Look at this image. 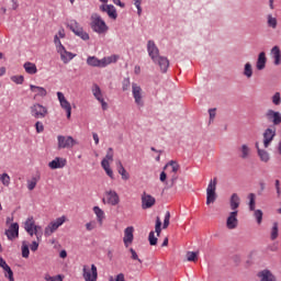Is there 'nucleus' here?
I'll return each mask as SVG.
<instances>
[{
	"label": "nucleus",
	"mask_w": 281,
	"mask_h": 281,
	"mask_svg": "<svg viewBox=\"0 0 281 281\" xmlns=\"http://www.w3.org/2000/svg\"><path fill=\"white\" fill-rule=\"evenodd\" d=\"M24 229L29 236H36L37 240L43 238V227L36 225L34 217H29L24 223Z\"/></svg>",
	"instance_id": "2"
},
{
	"label": "nucleus",
	"mask_w": 281,
	"mask_h": 281,
	"mask_svg": "<svg viewBox=\"0 0 281 281\" xmlns=\"http://www.w3.org/2000/svg\"><path fill=\"white\" fill-rule=\"evenodd\" d=\"M169 177H171V179L169 180V182H167V187L175 188V183H177V179H179V176L177 173H169Z\"/></svg>",
	"instance_id": "46"
},
{
	"label": "nucleus",
	"mask_w": 281,
	"mask_h": 281,
	"mask_svg": "<svg viewBox=\"0 0 281 281\" xmlns=\"http://www.w3.org/2000/svg\"><path fill=\"white\" fill-rule=\"evenodd\" d=\"M166 168H171L169 175H177L179 172L180 166L177 164V161L171 160L165 166V169Z\"/></svg>",
	"instance_id": "34"
},
{
	"label": "nucleus",
	"mask_w": 281,
	"mask_h": 281,
	"mask_svg": "<svg viewBox=\"0 0 281 281\" xmlns=\"http://www.w3.org/2000/svg\"><path fill=\"white\" fill-rule=\"evenodd\" d=\"M92 210L97 216V221H98L99 225H102L104 223V218H105L104 211L102 209H100V206H94Z\"/></svg>",
	"instance_id": "32"
},
{
	"label": "nucleus",
	"mask_w": 281,
	"mask_h": 281,
	"mask_svg": "<svg viewBox=\"0 0 281 281\" xmlns=\"http://www.w3.org/2000/svg\"><path fill=\"white\" fill-rule=\"evenodd\" d=\"M12 82H14L15 85H23L25 78L22 75L19 76H12L11 77Z\"/></svg>",
	"instance_id": "51"
},
{
	"label": "nucleus",
	"mask_w": 281,
	"mask_h": 281,
	"mask_svg": "<svg viewBox=\"0 0 281 281\" xmlns=\"http://www.w3.org/2000/svg\"><path fill=\"white\" fill-rule=\"evenodd\" d=\"M135 232V228L133 226H128L124 229V237H123V243L126 248L131 247L133 245V240L135 236L133 235Z\"/></svg>",
	"instance_id": "16"
},
{
	"label": "nucleus",
	"mask_w": 281,
	"mask_h": 281,
	"mask_svg": "<svg viewBox=\"0 0 281 281\" xmlns=\"http://www.w3.org/2000/svg\"><path fill=\"white\" fill-rule=\"evenodd\" d=\"M147 52L153 63L160 67L162 74H166L168 71V67H170V61L168 58L159 56V48L157 47V44H155V41L147 42Z\"/></svg>",
	"instance_id": "1"
},
{
	"label": "nucleus",
	"mask_w": 281,
	"mask_h": 281,
	"mask_svg": "<svg viewBox=\"0 0 281 281\" xmlns=\"http://www.w3.org/2000/svg\"><path fill=\"white\" fill-rule=\"evenodd\" d=\"M109 281H126L124 273H119L115 277H109Z\"/></svg>",
	"instance_id": "54"
},
{
	"label": "nucleus",
	"mask_w": 281,
	"mask_h": 281,
	"mask_svg": "<svg viewBox=\"0 0 281 281\" xmlns=\"http://www.w3.org/2000/svg\"><path fill=\"white\" fill-rule=\"evenodd\" d=\"M262 216H263L262 210H255L254 211V217L256 218L258 225L262 224Z\"/></svg>",
	"instance_id": "45"
},
{
	"label": "nucleus",
	"mask_w": 281,
	"mask_h": 281,
	"mask_svg": "<svg viewBox=\"0 0 281 281\" xmlns=\"http://www.w3.org/2000/svg\"><path fill=\"white\" fill-rule=\"evenodd\" d=\"M130 87H131V79H124L123 80V91H128Z\"/></svg>",
	"instance_id": "63"
},
{
	"label": "nucleus",
	"mask_w": 281,
	"mask_h": 281,
	"mask_svg": "<svg viewBox=\"0 0 281 281\" xmlns=\"http://www.w3.org/2000/svg\"><path fill=\"white\" fill-rule=\"evenodd\" d=\"M117 172L119 175H121L123 181H128V179H131V175L128 173V171H126L124 165H122V161H119L117 164Z\"/></svg>",
	"instance_id": "33"
},
{
	"label": "nucleus",
	"mask_w": 281,
	"mask_h": 281,
	"mask_svg": "<svg viewBox=\"0 0 281 281\" xmlns=\"http://www.w3.org/2000/svg\"><path fill=\"white\" fill-rule=\"evenodd\" d=\"M244 76L246 78H251L254 76V68L251 67L250 63H246L244 66Z\"/></svg>",
	"instance_id": "40"
},
{
	"label": "nucleus",
	"mask_w": 281,
	"mask_h": 281,
	"mask_svg": "<svg viewBox=\"0 0 281 281\" xmlns=\"http://www.w3.org/2000/svg\"><path fill=\"white\" fill-rule=\"evenodd\" d=\"M65 221H67V217L61 216L50 222L44 229V236H52V234H54V232H56L58 227H60L65 223Z\"/></svg>",
	"instance_id": "7"
},
{
	"label": "nucleus",
	"mask_w": 281,
	"mask_h": 281,
	"mask_svg": "<svg viewBox=\"0 0 281 281\" xmlns=\"http://www.w3.org/2000/svg\"><path fill=\"white\" fill-rule=\"evenodd\" d=\"M255 148L257 149V155H258L260 161H262V164H269V161H271V156L269 155V151H267L265 149H260L259 143L255 144Z\"/></svg>",
	"instance_id": "21"
},
{
	"label": "nucleus",
	"mask_w": 281,
	"mask_h": 281,
	"mask_svg": "<svg viewBox=\"0 0 281 281\" xmlns=\"http://www.w3.org/2000/svg\"><path fill=\"white\" fill-rule=\"evenodd\" d=\"M22 258H30V246L27 241H22Z\"/></svg>",
	"instance_id": "42"
},
{
	"label": "nucleus",
	"mask_w": 281,
	"mask_h": 281,
	"mask_svg": "<svg viewBox=\"0 0 281 281\" xmlns=\"http://www.w3.org/2000/svg\"><path fill=\"white\" fill-rule=\"evenodd\" d=\"M149 245L155 246L157 245V237L155 236V232H150L148 236Z\"/></svg>",
	"instance_id": "55"
},
{
	"label": "nucleus",
	"mask_w": 281,
	"mask_h": 281,
	"mask_svg": "<svg viewBox=\"0 0 281 281\" xmlns=\"http://www.w3.org/2000/svg\"><path fill=\"white\" fill-rule=\"evenodd\" d=\"M67 27H69V30L75 34L78 35L79 32H81L83 29L82 26H80V24L78 23V21L76 20H71Z\"/></svg>",
	"instance_id": "31"
},
{
	"label": "nucleus",
	"mask_w": 281,
	"mask_h": 281,
	"mask_svg": "<svg viewBox=\"0 0 281 281\" xmlns=\"http://www.w3.org/2000/svg\"><path fill=\"white\" fill-rule=\"evenodd\" d=\"M5 236L8 240H15V238H19V223L11 224L9 229L5 231Z\"/></svg>",
	"instance_id": "20"
},
{
	"label": "nucleus",
	"mask_w": 281,
	"mask_h": 281,
	"mask_svg": "<svg viewBox=\"0 0 281 281\" xmlns=\"http://www.w3.org/2000/svg\"><path fill=\"white\" fill-rule=\"evenodd\" d=\"M30 90L32 93H34L33 100H38V98L47 97V89L43 87L30 85Z\"/></svg>",
	"instance_id": "19"
},
{
	"label": "nucleus",
	"mask_w": 281,
	"mask_h": 281,
	"mask_svg": "<svg viewBox=\"0 0 281 281\" xmlns=\"http://www.w3.org/2000/svg\"><path fill=\"white\" fill-rule=\"evenodd\" d=\"M238 153H239L240 159H249V157H251V147H249V145L247 144H243L238 148Z\"/></svg>",
	"instance_id": "26"
},
{
	"label": "nucleus",
	"mask_w": 281,
	"mask_h": 281,
	"mask_svg": "<svg viewBox=\"0 0 281 281\" xmlns=\"http://www.w3.org/2000/svg\"><path fill=\"white\" fill-rule=\"evenodd\" d=\"M100 11L106 12L110 19H117V11L115 10V7H113V4H102L100 7Z\"/></svg>",
	"instance_id": "23"
},
{
	"label": "nucleus",
	"mask_w": 281,
	"mask_h": 281,
	"mask_svg": "<svg viewBox=\"0 0 281 281\" xmlns=\"http://www.w3.org/2000/svg\"><path fill=\"white\" fill-rule=\"evenodd\" d=\"M35 130H36V133H43V131H45V125H43V122L37 121L35 123Z\"/></svg>",
	"instance_id": "60"
},
{
	"label": "nucleus",
	"mask_w": 281,
	"mask_h": 281,
	"mask_svg": "<svg viewBox=\"0 0 281 281\" xmlns=\"http://www.w3.org/2000/svg\"><path fill=\"white\" fill-rule=\"evenodd\" d=\"M155 203H157V200L155 199V196L144 192L142 194V209L143 210H150V207H153L155 205Z\"/></svg>",
	"instance_id": "14"
},
{
	"label": "nucleus",
	"mask_w": 281,
	"mask_h": 281,
	"mask_svg": "<svg viewBox=\"0 0 281 281\" xmlns=\"http://www.w3.org/2000/svg\"><path fill=\"white\" fill-rule=\"evenodd\" d=\"M238 207H240V196H238L237 193H234L231 196V210H234V212H238Z\"/></svg>",
	"instance_id": "29"
},
{
	"label": "nucleus",
	"mask_w": 281,
	"mask_h": 281,
	"mask_svg": "<svg viewBox=\"0 0 281 281\" xmlns=\"http://www.w3.org/2000/svg\"><path fill=\"white\" fill-rule=\"evenodd\" d=\"M270 56L273 58V64L278 67L281 65V50L280 46H273L270 50Z\"/></svg>",
	"instance_id": "24"
},
{
	"label": "nucleus",
	"mask_w": 281,
	"mask_h": 281,
	"mask_svg": "<svg viewBox=\"0 0 281 281\" xmlns=\"http://www.w3.org/2000/svg\"><path fill=\"white\" fill-rule=\"evenodd\" d=\"M276 137V127H268L263 132V148H268L271 146V142H273V138Z\"/></svg>",
	"instance_id": "15"
},
{
	"label": "nucleus",
	"mask_w": 281,
	"mask_h": 281,
	"mask_svg": "<svg viewBox=\"0 0 281 281\" xmlns=\"http://www.w3.org/2000/svg\"><path fill=\"white\" fill-rule=\"evenodd\" d=\"M104 194L105 195L102 201L105 205H119L120 204V195L117 194V192H115L113 190H109V191H105Z\"/></svg>",
	"instance_id": "10"
},
{
	"label": "nucleus",
	"mask_w": 281,
	"mask_h": 281,
	"mask_svg": "<svg viewBox=\"0 0 281 281\" xmlns=\"http://www.w3.org/2000/svg\"><path fill=\"white\" fill-rule=\"evenodd\" d=\"M92 93H93L95 100H98V102H99L100 100L104 99V98L102 97V90L100 89V86H98V85H93V87H92Z\"/></svg>",
	"instance_id": "39"
},
{
	"label": "nucleus",
	"mask_w": 281,
	"mask_h": 281,
	"mask_svg": "<svg viewBox=\"0 0 281 281\" xmlns=\"http://www.w3.org/2000/svg\"><path fill=\"white\" fill-rule=\"evenodd\" d=\"M216 183L217 180L214 178L210 181L206 188V205H210L216 201Z\"/></svg>",
	"instance_id": "9"
},
{
	"label": "nucleus",
	"mask_w": 281,
	"mask_h": 281,
	"mask_svg": "<svg viewBox=\"0 0 281 281\" xmlns=\"http://www.w3.org/2000/svg\"><path fill=\"white\" fill-rule=\"evenodd\" d=\"M274 187H276L278 196H280V194H281L280 180H276Z\"/></svg>",
	"instance_id": "64"
},
{
	"label": "nucleus",
	"mask_w": 281,
	"mask_h": 281,
	"mask_svg": "<svg viewBox=\"0 0 281 281\" xmlns=\"http://www.w3.org/2000/svg\"><path fill=\"white\" fill-rule=\"evenodd\" d=\"M87 65H89L90 67H101V61L95 56H89L87 58Z\"/></svg>",
	"instance_id": "37"
},
{
	"label": "nucleus",
	"mask_w": 281,
	"mask_h": 281,
	"mask_svg": "<svg viewBox=\"0 0 281 281\" xmlns=\"http://www.w3.org/2000/svg\"><path fill=\"white\" fill-rule=\"evenodd\" d=\"M90 25L93 32H95L97 34H104L109 31V26H106V22H104V20H102V16H100V14L98 13L91 14Z\"/></svg>",
	"instance_id": "3"
},
{
	"label": "nucleus",
	"mask_w": 281,
	"mask_h": 281,
	"mask_svg": "<svg viewBox=\"0 0 281 281\" xmlns=\"http://www.w3.org/2000/svg\"><path fill=\"white\" fill-rule=\"evenodd\" d=\"M57 99L61 109L66 111L67 120H71V103L67 101V98H65V94L63 92H57Z\"/></svg>",
	"instance_id": "11"
},
{
	"label": "nucleus",
	"mask_w": 281,
	"mask_h": 281,
	"mask_svg": "<svg viewBox=\"0 0 281 281\" xmlns=\"http://www.w3.org/2000/svg\"><path fill=\"white\" fill-rule=\"evenodd\" d=\"M248 199H249V210L254 212L256 210V195L254 193H250Z\"/></svg>",
	"instance_id": "47"
},
{
	"label": "nucleus",
	"mask_w": 281,
	"mask_h": 281,
	"mask_svg": "<svg viewBox=\"0 0 281 281\" xmlns=\"http://www.w3.org/2000/svg\"><path fill=\"white\" fill-rule=\"evenodd\" d=\"M170 225V212H166L165 220L162 224V229H168V226Z\"/></svg>",
	"instance_id": "53"
},
{
	"label": "nucleus",
	"mask_w": 281,
	"mask_h": 281,
	"mask_svg": "<svg viewBox=\"0 0 281 281\" xmlns=\"http://www.w3.org/2000/svg\"><path fill=\"white\" fill-rule=\"evenodd\" d=\"M105 160L108 161V164H109V161H113V148L110 147L108 149V153H106L103 161H105Z\"/></svg>",
	"instance_id": "59"
},
{
	"label": "nucleus",
	"mask_w": 281,
	"mask_h": 281,
	"mask_svg": "<svg viewBox=\"0 0 281 281\" xmlns=\"http://www.w3.org/2000/svg\"><path fill=\"white\" fill-rule=\"evenodd\" d=\"M268 19V26L272 27V30H276L278 27V19H276L273 15L269 14L267 16Z\"/></svg>",
	"instance_id": "43"
},
{
	"label": "nucleus",
	"mask_w": 281,
	"mask_h": 281,
	"mask_svg": "<svg viewBox=\"0 0 281 281\" xmlns=\"http://www.w3.org/2000/svg\"><path fill=\"white\" fill-rule=\"evenodd\" d=\"M95 227H98V222H95L94 220L90 221L86 224L87 232H93V229H95Z\"/></svg>",
	"instance_id": "52"
},
{
	"label": "nucleus",
	"mask_w": 281,
	"mask_h": 281,
	"mask_svg": "<svg viewBox=\"0 0 281 281\" xmlns=\"http://www.w3.org/2000/svg\"><path fill=\"white\" fill-rule=\"evenodd\" d=\"M187 260L189 262H196V260H199V252L188 251L187 252Z\"/></svg>",
	"instance_id": "44"
},
{
	"label": "nucleus",
	"mask_w": 281,
	"mask_h": 281,
	"mask_svg": "<svg viewBox=\"0 0 281 281\" xmlns=\"http://www.w3.org/2000/svg\"><path fill=\"white\" fill-rule=\"evenodd\" d=\"M279 235H280V229H279V227H278V222H274V223L272 224L271 229H270V238H271V240L278 239V236H279Z\"/></svg>",
	"instance_id": "35"
},
{
	"label": "nucleus",
	"mask_w": 281,
	"mask_h": 281,
	"mask_svg": "<svg viewBox=\"0 0 281 281\" xmlns=\"http://www.w3.org/2000/svg\"><path fill=\"white\" fill-rule=\"evenodd\" d=\"M132 95L137 106H144V90L137 83H132Z\"/></svg>",
	"instance_id": "8"
},
{
	"label": "nucleus",
	"mask_w": 281,
	"mask_h": 281,
	"mask_svg": "<svg viewBox=\"0 0 281 281\" xmlns=\"http://www.w3.org/2000/svg\"><path fill=\"white\" fill-rule=\"evenodd\" d=\"M54 43H55V46H56V50L58 52V49H60L61 47H65L63 45V43L60 42V37L58 35H55L54 37Z\"/></svg>",
	"instance_id": "57"
},
{
	"label": "nucleus",
	"mask_w": 281,
	"mask_h": 281,
	"mask_svg": "<svg viewBox=\"0 0 281 281\" xmlns=\"http://www.w3.org/2000/svg\"><path fill=\"white\" fill-rule=\"evenodd\" d=\"M256 67H257L258 71H262V69H265V67H267V55L265 54V52H261L258 55Z\"/></svg>",
	"instance_id": "27"
},
{
	"label": "nucleus",
	"mask_w": 281,
	"mask_h": 281,
	"mask_svg": "<svg viewBox=\"0 0 281 281\" xmlns=\"http://www.w3.org/2000/svg\"><path fill=\"white\" fill-rule=\"evenodd\" d=\"M30 111L32 117H34L35 120H44V117H47V114L49 113L47 106H44L41 103H35L31 105Z\"/></svg>",
	"instance_id": "5"
},
{
	"label": "nucleus",
	"mask_w": 281,
	"mask_h": 281,
	"mask_svg": "<svg viewBox=\"0 0 281 281\" xmlns=\"http://www.w3.org/2000/svg\"><path fill=\"white\" fill-rule=\"evenodd\" d=\"M77 36L81 38L82 41H89V33L85 32V29L81 30V32L77 33Z\"/></svg>",
	"instance_id": "58"
},
{
	"label": "nucleus",
	"mask_w": 281,
	"mask_h": 281,
	"mask_svg": "<svg viewBox=\"0 0 281 281\" xmlns=\"http://www.w3.org/2000/svg\"><path fill=\"white\" fill-rule=\"evenodd\" d=\"M119 59H120V56L117 55L103 57L102 59H100L101 68L109 67V65H112V63H117Z\"/></svg>",
	"instance_id": "28"
},
{
	"label": "nucleus",
	"mask_w": 281,
	"mask_h": 281,
	"mask_svg": "<svg viewBox=\"0 0 281 281\" xmlns=\"http://www.w3.org/2000/svg\"><path fill=\"white\" fill-rule=\"evenodd\" d=\"M24 70L26 71V74H30V76H34V74L38 72V68H36V64L31 63V61H26L24 65Z\"/></svg>",
	"instance_id": "30"
},
{
	"label": "nucleus",
	"mask_w": 281,
	"mask_h": 281,
	"mask_svg": "<svg viewBox=\"0 0 281 281\" xmlns=\"http://www.w3.org/2000/svg\"><path fill=\"white\" fill-rule=\"evenodd\" d=\"M0 181H1L2 186H4V188L10 187V181H11L10 175H8L5 172L1 173Z\"/></svg>",
	"instance_id": "41"
},
{
	"label": "nucleus",
	"mask_w": 281,
	"mask_h": 281,
	"mask_svg": "<svg viewBox=\"0 0 281 281\" xmlns=\"http://www.w3.org/2000/svg\"><path fill=\"white\" fill-rule=\"evenodd\" d=\"M271 100H272V104H274V106H280V104H281V94H280V92H276L272 95Z\"/></svg>",
	"instance_id": "48"
},
{
	"label": "nucleus",
	"mask_w": 281,
	"mask_h": 281,
	"mask_svg": "<svg viewBox=\"0 0 281 281\" xmlns=\"http://www.w3.org/2000/svg\"><path fill=\"white\" fill-rule=\"evenodd\" d=\"M101 166L103 170L106 172L108 177H110V179H113V170L111 169V165L109 164V161L102 160Z\"/></svg>",
	"instance_id": "38"
},
{
	"label": "nucleus",
	"mask_w": 281,
	"mask_h": 281,
	"mask_svg": "<svg viewBox=\"0 0 281 281\" xmlns=\"http://www.w3.org/2000/svg\"><path fill=\"white\" fill-rule=\"evenodd\" d=\"M38 181H41V176L32 177V179L27 180V190L32 192L34 188H36Z\"/></svg>",
	"instance_id": "36"
},
{
	"label": "nucleus",
	"mask_w": 281,
	"mask_h": 281,
	"mask_svg": "<svg viewBox=\"0 0 281 281\" xmlns=\"http://www.w3.org/2000/svg\"><path fill=\"white\" fill-rule=\"evenodd\" d=\"M0 267L4 271V277L8 278L9 281H14V272L12 271V268H10L2 257H0Z\"/></svg>",
	"instance_id": "22"
},
{
	"label": "nucleus",
	"mask_w": 281,
	"mask_h": 281,
	"mask_svg": "<svg viewBox=\"0 0 281 281\" xmlns=\"http://www.w3.org/2000/svg\"><path fill=\"white\" fill-rule=\"evenodd\" d=\"M134 5L137 9L138 16H142V0H133Z\"/></svg>",
	"instance_id": "61"
},
{
	"label": "nucleus",
	"mask_w": 281,
	"mask_h": 281,
	"mask_svg": "<svg viewBox=\"0 0 281 281\" xmlns=\"http://www.w3.org/2000/svg\"><path fill=\"white\" fill-rule=\"evenodd\" d=\"M57 54H59L60 60L61 63H64V65L71 63V60L76 58V54L68 52L67 48H65V46L58 48Z\"/></svg>",
	"instance_id": "12"
},
{
	"label": "nucleus",
	"mask_w": 281,
	"mask_h": 281,
	"mask_svg": "<svg viewBox=\"0 0 281 281\" xmlns=\"http://www.w3.org/2000/svg\"><path fill=\"white\" fill-rule=\"evenodd\" d=\"M65 166H67V158L63 157H55V159L48 162V168H50V170L63 169Z\"/></svg>",
	"instance_id": "18"
},
{
	"label": "nucleus",
	"mask_w": 281,
	"mask_h": 281,
	"mask_svg": "<svg viewBox=\"0 0 281 281\" xmlns=\"http://www.w3.org/2000/svg\"><path fill=\"white\" fill-rule=\"evenodd\" d=\"M155 232L157 236H161V218L159 216L156 217Z\"/></svg>",
	"instance_id": "50"
},
{
	"label": "nucleus",
	"mask_w": 281,
	"mask_h": 281,
	"mask_svg": "<svg viewBox=\"0 0 281 281\" xmlns=\"http://www.w3.org/2000/svg\"><path fill=\"white\" fill-rule=\"evenodd\" d=\"M38 243H41V240L32 241L30 246L31 251H38Z\"/></svg>",
	"instance_id": "62"
},
{
	"label": "nucleus",
	"mask_w": 281,
	"mask_h": 281,
	"mask_svg": "<svg viewBox=\"0 0 281 281\" xmlns=\"http://www.w3.org/2000/svg\"><path fill=\"white\" fill-rule=\"evenodd\" d=\"M227 229H236L238 227V211H233L229 213L226 220Z\"/></svg>",
	"instance_id": "17"
},
{
	"label": "nucleus",
	"mask_w": 281,
	"mask_h": 281,
	"mask_svg": "<svg viewBox=\"0 0 281 281\" xmlns=\"http://www.w3.org/2000/svg\"><path fill=\"white\" fill-rule=\"evenodd\" d=\"M266 120L268 122H272L274 126H280L281 124V113L274 110H267L266 112Z\"/></svg>",
	"instance_id": "13"
},
{
	"label": "nucleus",
	"mask_w": 281,
	"mask_h": 281,
	"mask_svg": "<svg viewBox=\"0 0 281 281\" xmlns=\"http://www.w3.org/2000/svg\"><path fill=\"white\" fill-rule=\"evenodd\" d=\"M78 140L74 139L71 136H64V135H58L57 136V148L58 150L67 149L71 150L74 146H77Z\"/></svg>",
	"instance_id": "4"
},
{
	"label": "nucleus",
	"mask_w": 281,
	"mask_h": 281,
	"mask_svg": "<svg viewBox=\"0 0 281 281\" xmlns=\"http://www.w3.org/2000/svg\"><path fill=\"white\" fill-rule=\"evenodd\" d=\"M82 278L85 281H98V267L93 263L91 265V268H89V266H83Z\"/></svg>",
	"instance_id": "6"
},
{
	"label": "nucleus",
	"mask_w": 281,
	"mask_h": 281,
	"mask_svg": "<svg viewBox=\"0 0 281 281\" xmlns=\"http://www.w3.org/2000/svg\"><path fill=\"white\" fill-rule=\"evenodd\" d=\"M259 281H277L276 276L270 270H261L258 272Z\"/></svg>",
	"instance_id": "25"
},
{
	"label": "nucleus",
	"mask_w": 281,
	"mask_h": 281,
	"mask_svg": "<svg viewBox=\"0 0 281 281\" xmlns=\"http://www.w3.org/2000/svg\"><path fill=\"white\" fill-rule=\"evenodd\" d=\"M44 280L45 281H63V277L60 274L52 277V276H49V273H46L44 276Z\"/></svg>",
	"instance_id": "49"
},
{
	"label": "nucleus",
	"mask_w": 281,
	"mask_h": 281,
	"mask_svg": "<svg viewBox=\"0 0 281 281\" xmlns=\"http://www.w3.org/2000/svg\"><path fill=\"white\" fill-rule=\"evenodd\" d=\"M130 254H132L131 258L132 260H137V262H139V265H142V259H139V256L137 255V251H135V249L130 248Z\"/></svg>",
	"instance_id": "56"
}]
</instances>
